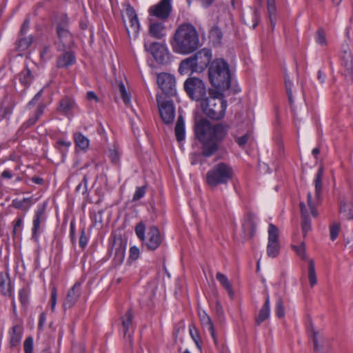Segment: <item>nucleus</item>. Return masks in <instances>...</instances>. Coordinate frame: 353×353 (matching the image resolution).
Listing matches in <instances>:
<instances>
[{
	"label": "nucleus",
	"instance_id": "nucleus-1",
	"mask_svg": "<svg viewBox=\"0 0 353 353\" xmlns=\"http://www.w3.org/2000/svg\"><path fill=\"white\" fill-rule=\"evenodd\" d=\"M229 126L223 123L212 125L206 119L196 121L194 126L196 137L202 144V154L212 156L219 149L228 134Z\"/></svg>",
	"mask_w": 353,
	"mask_h": 353
},
{
	"label": "nucleus",
	"instance_id": "nucleus-2",
	"mask_svg": "<svg viewBox=\"0 0 353 353\" xmlns=\"http://www.w3.org/2000/svg\"><path fill=\"white\" fill-rule=\"evenodd\" d=\"M170 44L176 53L190 54L200 46L199 33L192 24L183 23L175 30Z\"/></svg>",
	"mask_w": 353,
	"mask_h": 353
},
{
	"label": "nucleus",
	"instance_id": "nucleus-3",
	"mask_svg": "<svg viewBox=\"0 0 353 353\" xmlns=\"http://www.w3.org/2000/svg\"><path fill=\"white\" fill-rule=\"evenodd\" d=\"M211 84L216 88L227 90L231 85V74L228 63L223 59L214 60L208 68Z\"/></svg>",
	"mask_w": 353,
	"mask_h": 353
},
{
	"label": "nucleus",
	"instance_id": "nucleus-4",
	"mask_svg": "<svg viewBox=\"0 0 353 353\" xmlns=\"http://www.w3.org/2000/svg\"><path fill=\"white\" fill-rule=\"evenodd\" d=\"M220 95L219 92L209 88L208 96L199 103L203 114L211 119L219 120L225 116L227 102Z\"/></svg>",
	"mask_w": 353,
	"mask_h": 353
},
{
	"label": "nucleus",
	"instance_id": "nucleus-5",
	"mask_svg": "<svg viewBox=\"0 0 353 353\" xmlns=\"http://www.w3.org/2000/svg\"><path fill=\"white\" fill-rule=\"evenodd\" d=\"M234 176V170L229 164L220 162L212 167L207 172L205 182L211 188L227 185Z\"/></svg>",
	"mask_w": 353,
	"mask_h": 353
},
{
	"label": "nucleus",
	"instance_id": "nucleus-6",
	"mask_svg": "<svg viewBox=\"0 0 353 353\" xmlns=\"http://www.w3.org/2000/svg\"><path fill=\"white\" fill-rule=\"evenodd\" d=\"M183 88L192 100L199 103L208 94L205 83L199 78H188L183 83Z\"/></svg>",
	"mask_w": 353,
	"mask_h": 353
},
{
	"label": "nucleus",
	"instance_id": "nucleus-7",
	"mask_svg": "<svg viewBox=\"0 0 353 353\" xmlns=\"http://www.w3.org/2000/svg\"><path fill=\"white\" fill-rule=\"evenodd\" d=\"M46 203L39 204L34 211L32 218V228L31 239L38 243L40 235L46 228L47 216L46 214Z\"/></svg>",
	"mask_w": 353,
	"mask_h": 353
},
{
	"label": "nucleus",
	"instance_id": "nucleus-8",
	"mask_svg": "<svg viewBox=\"0 0 353 353\" xmlns=\"http://www.w3.org/2000/svg\"><path fill=\"white\" fill-rule=\"evenodd\" d=\"M323 176V168L320 167L315 175L314 184L315 187V199H313L312 193L308 192L307 195V204L310 208L312 216L316 217L318 216V211L316 207L321 203L322 201V181Z\"/></svg>",
	"mask_w": 353,
	"mask_h": 353
},
{
	"label": "nucleus",
	"instance_id": "nucleus-9",
	"mask_svg": "<svg viewBox=\"0 0 353 353\" xmlns=\"http://www.w3.org/2000/svg\"><path fill=\"white\" fill-rule=\"evenodd\" d=\"M341 64L344 68L343 75L347 82L353 81V46L343 43L341 50Z\"/></svg>",
	"mask_w": 353,
	"mask_h": 353
},
{
	"label": "nucleus",
	"instance_id": "nucleus-10",
	"mask_svg": "<svg viewBox=\"0 0 353 353\" xmlns=\"http://www.w3.org/2000/svg\"><path fill=\"white\" fill-rule=\"evenodd\" d=\"M126 246V241L121 237L114 236L110 239L108 252L110 254L114 252L113 263L115 265H120L123 262Z\"/></svg>",
	"mask_w": 353,
	"mask_h": 353
},
{
	"label": "nucleus",
	"instance_id": "nucleus-11",
	"mask_svg": "<svg viewBox=\"0 0 353 353\" xmlns=\"http://www.w3.org/2000/svg\"><path fill=\"white\" fill-rule=\"evenodd\" d=\"M157 102L163 122L165 124L172 123L175 117V108L173 101L165 99L161 96H157Z\"/></svg>",
	"mask_w": 353,
	"mask_h": 353
},
{
	"label": "nucleus",
	"instance_id": "nucleus-12",
	"mask_svg": "<svg viewBox=\"0 0 353 353\" xmlns=\"http://www.w3.org/2000/svg\"><path fill=\"white\" fill-rule=\"evenodd\" d=\"M157 83L162 92L168 97L176 95V81L173 75L165 72L159 74Z\"/></svg>",
	"mask_w": 353,
	"mask_h": 353
},
{
	"label": "nucleus",
	"instance_id": "nucleus-13",
	"mask_svg": "<svg viewBox=\"0 0 353 353\" xmlns=\"http://www.w3.org/2000/svg\"><path fill=\"white\" fill-rule=\"evenodd\" d=\"M172 10V0H161L156 5L148 9L150 16L155 17L160 20H167Z\"/></svg>",
	"mask_w": 353,
	"mask_h": 353
},
{
	"label": "nucleus",
	"instance_id": "nucleus-14",
	"mask_svg": "<svg viewBox=\"0 0 353 353\" xmlns=\"http://www.w3.org/2000/svg\"><path fill=\"white\" fill-rule=\"evenodd\" d=\"M145 49L149 52L156 61L160 64H167L170 61V53L163 45L153 42L150 46L144 45Z\"/></svg>",
	"mask_w": 353,
	"mask_h": 353
},
{
	"label": "nucleus",
	"instance_id": "nucleus-15",
	"mask_svg": "<svg viewBox=\"0 0 353 353\" xmlns=\"http://www.w3.org/2000/svg\"><path fill=\"white\" fill-rule=\"evenodd\" d=\"M194 63L195 72H201L208 66L212 59V50L208 48H203L191 56Z\"/></svg>",
	"mask_w": 353,
	"mask_h": 353
},
{
	"label": "nucleus",
	"instance_id": "nucleus-16",
	"mask_svg": "<svg viewBox=\"0 0 353 353\" xmlns=\"http://www.w3.org/2000/svg\"><path fill=\"white\" fill-rule=\"evenodd\" d=\"M142 241L148 250L154 251L162 243L163 237L160 234L158 228L152 225L149 228L147 236Z\"/></svg>",
	"mask_w": 353,
	"mask_h": 353
},
{
	"label": "nucleus",
	"instance_id": "nucleus-17",
	"mask_svg": "<svg viewBox=\"0 0 353 353\" xmlns=\"http://www.w3.org/2000/svg\"><path fill=\"white\" fill-rule=\"evenodd\" d=\"M17 104L14 99L10 94H6L0 104V121L3 119H9Z\"/></svg>",
	"mask_w": 353,
	"mask_h": 353
},
{
	"label": "nucleus",
	"instance_id": "nucleus-18",
	"mask_svg": "<svg viewBox=\"0 0 353 353\" xmlns=\"http://www.w3.org/2000/svg\"><path fill=\"white\" fill-rule=\"evenodd\" d=\"M17 104L14 99L10 94H6L0 104V121L3 119H9Z\"/></svg>",
	"mask_w": 353,
	"mask_h": 353
},
{
	"label": "nucleus",
	"instance_id": "nucleus-19",
	"mask_svg": "<svg viewBox=\"0 0 353 353\" xmlns=\"http://www.w3.org/2000/svg\"><path fill=\"white\" fill-rule=\"evenodd\" d=\"M81 283L76 282L74 285L68 291L66 298L63 305L65 308H71L77 302L81 296Z\"/></svg>",
	"mask_w": 353,
	"mask_h": 353
},
{
	"label": "nucleus",
	"instance_id": "nucleus-20",
	"mask_svg": "<svg viewBox=\"0 0 353 353\" xmlns=\"http://www.w3.org/2000/svg\"><path fill=\"white\" fill-rule=\"evenodd\" d=\"M69 19L66 14H61L57 22V34L59 39L63 41L71 37L68 30Z\"/></svg>",
	"mask_w": 353,
	"mask_h": 353
},
{
	"label": "nucleus",
	"instance_id": "nucleus-21",
	"mask_svg": "<svg viewBox=\"0 0 353 353\" xmlns=\"http://www.w3.org/2000/svg\"><path fill=\"white\" fill-rule=\"evenodd\" d=\"M44 108L45 105L40 104L32 114V115H31L30 118L20 126L17 133L23 134L27 129L33 126L43 114Z\"/></svg>",
	"mask_w": 353,
	"mask_h": 353
},
{
	"label": "nucleus",
	"instance_id": "nucleus-22",
	"mask_svg": "<svg viewBox=\"0 0 353 353\" xmlns=\"http://www.w3.org/2000/svg\"><path fill=\"white\" fill-rule=\"evenodd\" d=\"M198 315L202 327L203 329H206L210 332V334L214 343H216V336L215 334L214 325L210 316L204 310L199 311Z\"/></svg>",
	"mask_w": 353,
	"mask_h": 353
},
{
	"label": "nucleus",
	"instance_id": "nucleus-23",
	"mask_svg": "<svg viewBox=\"0 0 353 353\" xmlns=\"http://www.w3.org/2000/svg\"><path fill=\"white\" fill-rule=\"evenodd\" d=\"M149 34L157 39H162L166 35V28L162 22H151L148 29Z\"/></svg>",
	"mask_w": 353,
	"mask_h": 353
},
{
	"label": "nucleus",
	"instance_id": "nucleus-24",
	"mask_svg": "<svg viewBox=\"0 0 353 353\" xmlns=\"http://www.w3.org/2000/svg\"><path fill=\"white\" fill-rule=\"evenodd\" d=\"M0 290L3 296L11 297L13 295V285L8 273L5 275L0 273Z\"/></svg>",
	"mask_w": 353,
	"mask_h": 353
},
{
	"label": "nucleus",
	"instance_id": "nucleus-25",
	"mask_svg": "<svg viewBox=\"0 0 353 353\" xmlns=\"http://www.w3.org/2000/svg\"><path fill=\"white\" fill-rule=\"evenodd\" d=\"M76 57L74 53L72 51H67L60 55L57 61V66L60 68H67L74 64Z\"/></svg>",
	"mask_w": 353,
	"mask_h": 353
},
{
	"label": "nucleus",
	"instance_id": "nucleus-26",
	"mask_svg": "<svg viewBox=\"0 0 353 353\" xmlns=\"http://www.w3.org/2000/svg\"><path fill=\"white\" fill-rule=\"evenodd\" d=\"M133 314L132 310L129 309L124 316L122 317V328L124 337H128L130 342L132 341V333L130 332V329L132 326Z\"/></svg>",
	"mask_w": 353,
	"mask_h": 353
},
{
	"label": "nucleus",
	"instance_id": "nucleus-27",
	"mask_svg": "<svg viewBox=\"0 0 353 353\" xmlns=\"http://www.w3.org/2000/svg\"><path fill=\"white\" fill-rule=\"evenodd\" d=\"M16 78L23 87L28 88L32 83L34 75L27 64H26L24 68L17 74Z\"/></svg>",
	"mask_w": 353,
	"mask_h": 353
},
{
	"label": "nucleus",
	"instance_id": "nucleus-28",
	"mask_svg": "<svg viewBox=\"0 0 353 353\" xmlns=\"http://www.w3.org/2000/svg\"><path fill=\"white\" fill-rule=\"evenodd\" d=\"M270 315V296L267 295L265 301L261 308L259 313L255 318V323L256 325H260L264 321L267 320Z\"/></svg>",
	"mask_w": 353,
	"mask_h": 353
},
{
	"label": "nucleus",
	"instance_id": "nucleus-29",
	"mask_svg": "<svg viewBox=\"0 0 353 353\" xmlns=\"http://www.w3.org/2000/svg\"><path fill=\"white\" fill-rule=\"evenodd\" d=\"M125 12L130 21V28L135 34H138L140 29V24L134 8L128 4L125 9Z\"/></svg>",
	"mask_w": 353,
	"mask_h": 353
},
{
	"label": "nucleus",
	"instance_id": "nucleus-30",
	"mask_svg": "<svg viewBox=\"0 0 353 353\" xmlns=\"http://www.w3.org/2000/svg\"><path fill=\"white\" fill-rule=\"evenodd\" d=\"M22 331V327L19 325H13L10 330V345L12 347H16L20 343Z\"/></svg>",
	"mask_w": 353,
	"mask_h": 353
},
{
	"label": "nucleus",
	"instance_id": "nucleus-31",
	"mask_svg": "<svg viewBox=\"0 0 353 353\" xmlns=\"http://www.w3.org/2000/svg\"><path fill=\"white\" fill-rule=\"evenodd\" d=\"M74 105L75 102L72 99L65 97L60 100L57 110L64 115L68 116L72 113Z\"/></svg>",
	"mask_w": 353,
	"mask_h": 353
},
{
	"label": "nucleus",
	"instance_id": "nucleus-32",
	"mask_svg": "<svg viewBox=\"0 0 353 353\" xmlns=\"http://www.w3.org/2000/svg\"><path fill=\"white\" fill-rule=\"evenodd\" d=\"M34 203L35 201L32 197L23 198V199H14L12 201V206L15 209L28 212Z\"/></svg>",
	"mask_w": 353,
	"mask_h": 353
},
{
	"label": "nucleus",
	"instance_id": "nucleus-33",
	"mask_svg": "<svg viewBox=\"0 0 353 353\" xmlns=\"http://www.w3.org/2000/svg\"><path fill=\"white\" fill-rule=\"evenodd\" d=\"M33 37L32 35H18V38L15 42V48L19 52L26 50L32 43Z\"/></svg>",
	"mask_w": 353,
	"mask_h": 353
},
{
	"label": "nucleus",
	"instance_id": "nucleus-34",
	"mask_svg": "<svg viewBox=\"0 0 353 353\" xmlns=\"http://www.w3.org/2000/svg\"><path fill=\"white\" fill-rule=\"evenodd\" d=\"M175 136L177 141L181 142L185 139V130L183 118L180 115L175 125L174 129Z\"/></svg>",
	"mask_w": 353,
	"mask_h": 353
},
{
	"label": "nucleus",
	"instance_id": "nucleus-35",
	"mask_svg": "<svg viewBox=\"0 0 353 353\" xmlns=\"http://www.w3.org/2000/svg\"><path fill=\"white\" fill-rule=\"evenodd\" d=\"M194 63L191 57L183 60L179 67V72L181 74H188L189 72H194Z\"/></svg>",
	"mask_w": 353,
	"mask_h": 353
},
{
	"label": "nucleus",
	"instance_id": "nucleus-36",
	"mask_svg": "<svg viewBox=\"0 0 353 353\" xmlns=\"http://www.w3.org/2000/svg\"><path fill=\"white\" fill-rule=\"evenodd\" d=\"M216 279L220 283L222 287L224 288L228 291L230 296L232 297L234 295V292L232 290V285L229 281L228 277L221 272H217L216 274Z\"/></svg>",
	"mask_w": 353,
	"mask_h": 353
},
{
	"label": "nucleus",
	"instance_id": "nucleus-37",
	"mask_svg": "<svg viewBox=\"0 0 353 353\" xmlns=\"http://www.w3.org/2000/svg\"><path fill=\"white\" fill-rule=\"evenodd\" d=\"M339 212L347 219H353V202L347 203L341 202L340 204Z\"/></svg>",
	"mask_w": 353,
	"mask_h": 353
},
{
	"label": "nucleus",
	"instance_id": "nucleus-38",
	"mask_svg": "<svg viewBox=\"0 0 353 353\" xmlns=\"http://www.w3.org/2000/svg\"><path fill=\"white\" fill-rule=\"evenodd\" d=\"M74 143L77 147L83 150H86L89 146V140L80 132L74 134Z\"/></svg>",
	"mask_w": 353,
	"mask_h": 353
},
{
	"label": "nucleus",
	"instance_id": "nucleus-39",
	"mask_svg": "<svg viewBox=\"0 0 353 353\" xmlns=\"http://www.w3.org/2000/svg\"><path fill=\"white\" fill-rule=\"evenodd\" d=\"M223 37L221 30L216 26H213L209 32V38L214 44H220Z\"/></svg>",
	"mask_w": 353,
	"mask_h": 353
},
{
	"label": "nucleus",
	"instance_id": "nucleus-40",
	"mask_svg": "<svg viewBox=\"0 0 353 353\" xmlns=\"http://www.w3.org/2000/svg\"><path fill=\"white\" fill-rule=\"evenodd\" d=\"M308 280L311 287H314L317 283V279L313 259L308 261Z\"/></svg>",
	"mask_w": 353,
	"mask_h": 353
},
{
	"label": "nucleus",
	"instance_id": "nucleus-41",
	"mask_svg": "<svg viewBox=\"0 0 353 353\" xmlns=\"http://www.w3.org/2000/svg\"><path fill=\"white\" fill-rule=\"evenodd\" d=\"M189 332H190V335L192 339L195 343L197 348L201 350L202 348L201 337H200V335L199 334L197 329L196 328V327L194 324H190L189 325Z\"/></svg>",
	"mask_w": 353,
	"mask_h": 353
},
{
	"label": "nucleus",
	"instance_id": "nucleus-42",
	"mask_svg": "<svg viewBox=\"0 0 353 353\" xmlns=\"http://www.w3.org/2000/svg\"><path fill=\"white\" fill-rule=\"evenodd\" d=\"M279 252V245L278 242L268 241L267 246V254L270 257H276Z\"/></svg>",
	"mask_w": 353,
	"mask_h": 353
},
{
	"label": "nucleus",
	"instance_id": "nucleus-43",
	"mask_svg": "<svg viewBox=\"0 0 353 353\" xmlns=\"http://www.w3.org/2000/svg\"><path fill=\"white\" fill-rule=\"evenodd\" d=\"M279 230L274 224L270 223L268 228V241L278 242Z\"/></svg>",
	"mask_w": 353,
	"mask_h": 353
},
{
	"label": "nucleus",
	"instance_id": "nucleus-44",
	"mask_svg": "<svg viewBox=\"0 0 353 353\" xmlns=\"http://www.w3.org/2000/svg\"><path fill=\"white\" fill-rule=\"evenodd\" d=\"M275 314L279 318L283 317L285 314L283 301L281 296H279L276 299L275 305Z\"/></svg>",
	"mask_w": 353,
	"mask_h": 353
},
{
	"label": "nucleus",
	"instance_id": "nucleus-45",
	"mask_svg": "<svg viewBox=\"0 0 353 353\" xmlns=\"http://www.w3.org/2000/svg\"><path fill=\"white\" fill-rule=\"evenodd\" d=\"M71 145V142L65 140H59L55 143V148L64 155L67 152V149Z\"/></svg>",
	"mask_w": 353,
	"mask_h": 353
},
{
	"label": "nucleus",
	"instance_id": "nucleus-46",
	"mask_svg": "<svg viewBox=\"0 0 353 353\" xmlns=\"http://www.w3.org/2000/svg\"><path fill=\"white\" fill-rule=\"evenodd\" d=\"M285 85L286 92L288 94V100L290 103H292L293 97H292V88L293 86V83L290 79L289 77L286 74L285 75Z\"/></svg>",
	"mask_w": 353,
	"mask_h": 353
},
{
	"label": "nucleus",
	"instance_id": "nucleus-47",
	"mask_svg": "<svg viewBox=\"0 0 353 353\" xmlns=\"http://www.w3.org/2000/svg\"><path fill=\"white\" fill-rule=\"evenodd\" d=\"M23 223V216H18L16 218V219L13 221V230H12V236H15L19 230L21 232L22 226Z\"/></svg>",
	"mask_w": 353,
	"mask_h": 353
},
{
	"label": "nucleus",
	"instance_id": "nucleus-48",
	"mask_svg": "<svg viewBox=\"0 0 353 353\" xmlns=\"http://www.w3.org/2000/svg\"><path fill=\"white\" fill-rule=\"evenodd\" d=\"M301 228L303 237L305 238L307 233L311 230V220L310 218L301 219Z\"/></svg>",
	"mask_w": 353,
	"mask_h": 353
},
{
	"label": "nucleus",
	"instance_id": "nucleus-49",
	"mask_svg": "<svg viewBox=\"0 0 353 353\" xmlns=\"http://www.w3.org/2000/svg\"><path fill=\"white\" fill-rule=\"evenodd\" d=\"M292 248L301 259L305 260L307 259L305 254V243L303 241L301 243L300 246L292 245Z\"/></svg>",
	"mask_w": 353,
	"mask_h": 353
},
{
	"label": "nucleus",
	"instance_id": "nucleus-50",
	"mask_svg": "<svg viewBox=\"0 0 353 353\" xmlns=\"http://www.w3.org/2000/svg\"><path fill=\"white\" fill-rule=\"evenodd\" d=\"M145 225L140 222L135 227V233L138 238L142 241L145 240Z\"/></svg>",
	"mask_w": 353,
	"mask_h": 353
},
{
	"label": "nucleus",
	"instance_id": "nucleus-51",
	"mask_svg": "<svg viewBox=\"0 0 353 353\" xmlns=\"http://www.w3.org/2000/svg\"><path fill=\"white\" fill-rule=\"evenodd\" d=\"M51 46L45 45L40 51V57L42 60H47L51 58Z\"/></svg>",
	"mask_w": 353,
	"mask_h": 353
},
{
	"label": "nucleus",
	"instance_id": "nucleus-52",
	"mask_svg": "<svg viewBox=\"0 0 353 353\" xmlns=\"http://www.w3.org/2000/svg\"><path fill=\"white\" fill-rule=\"evenodd\" d=\"M146 186L137 187L133 195L132 201H137L143 198L145 194Z\"/></svg>",
	"mask_w": 353,
	"mask_h": 353
},
{
	"label": "nucleus",
	"instance_id": "nucleus-53",
	"mask_svg": "<svg viewBox=\"0 0 353 353\" xmlns=\"http://www.w3.org/2000/svg\"><path fill=\"white\" fill-rule=\"evenodd\" d=\"M340 230V225L339 223H334L330 228V239L334 241L339 236Z\"/></svg>",
	"mask_w": 353,
	"mask_h": 353
},
{
	"label": "nucleus",
	"instance_id": "nucleus-54",
	"mask_svg": "<svg viewBox=\"0 0 353 353\" xmlns=\"http://www.w3.org/2000/svg\"><path fill=\"white\" fill-rule=\"evenodd\" d=\"M88 178L87 175H84L82 182L80 183L76 188V191L82 192V194H85L88 190Z\"/></svg>",
	"mask_w": 353,
	"mask_h": 353
},
{
	"label": "nucleus",
	"instance_id": "nucleus-55",
	"mask_svg": "<svg viewBox=\"0 0 353 353\" xmlns=\"http://www.w3.org/2000/svg\"><path fill=\"white\" fill-rule=\"evenodd\" d=\"M119 92L121 94V97H122V99L123 100V102L125 103H128L130 101V97L128 94V92L126 91L125 85H124V84L122 82H121L119 84Z\"/></svg>",
	"mask_w": 353,
	"mask_h": 353
},
{
	"label": "nucleus",
	"instance_id": "nucleus-56",
	"mask_svg": "<svg viewBox=\"0 0 353 353\" xmlns=\"http://www.w3.org/2000/svg\"><path fill=\"white\" fill-rule=\"evenodd\" d=\"M88 242V239L86 236L85 230L84 228H83L81 230V234L79 241V247L81 248L82 249H84L86 247Z\"/></svg>",
	"mask_w": 353,
	"mask_h": 353
},
{
	"label": "nucleus",
	"instance_id": "nucleus-57",
	"mask_svg": "<svg viewBox=\"0 0 353 353\" xmlns=\"http://www.w3.org/2000/svg\"><path fill=\"white\" fill-rule=\"evenodd\" d=\"M19 300L23 305H26L28 302V292L26 288H22L19 292Z\"/></svg>",
	"mask_w": 353,
	"mask_h": 353
},
{
	"label": "nucleus",
	"instance_id": "nucleus-58",
	"mask_svg": "<svg viewBox=\"0 0 353 353\" xmlns=\"http://www.w3.org/2000/svg\"><path fill=\"white\" fill-rule=\"evenodd\" d=\"M23 347L25 353H32L33 340L32 337H28L25 340Z\"/></svg>",
	"mask_w": 353,
	"mask_h": 353
},
{
	"label": "nucleus",
	"instance_id": "nucleus-59",
	"mask_svg": "<svg viewBox=\"0 0 353 353\" xmlns=\"http://www.w3.org/2000/svg\"><path fill=\"white\" fill-rule=\"evenodd\" d=\"M30 19L28 18H26L23 21L22 25H21L19 35H22V36L26 35V33L30 28Z\"/></svg>",
	"mask_w": 353,
	"mask_h": 353
},
{
	"label": "nucleus",
	"instance_id": "nucleus-60",
	"mask_svg": "<svg viewBox=\"0 0 353 353\" xmlns=\"http://www.w3.org/2000/svg\"><path fill=\"white\" fill-rule=\"evenodd\" d=\"M316 41L319 44L321 45H325L326 43L325 37L323 30H318L316 32Z\"/></svg>",
	"mask_w": 353,
	"mask_h": 353
},
{
	"label": "nucleus",
	"instance_id": "nucleus-61",
	"mask_svg": "<svg viewBox=\"0 0 353 353\" xmlns=\"http://www.w3.org/2000/svg\"><path fill=\"white\" fill-rule=\"evenodd\" d=\"M139 256V249L137 246H132L130 249L129 259L137 260Z\"/></svg>",
	"mask_w": 353,
	"mask_h": 353
},
{
	"label": "nucleus",
	"instance_id": "nucleus-62",
	"mask_svg": "<svg viewBox=\"0 0 353 353\" xmlns=\"http://www.w3.org/2000/svg\"><path fill=\"white\" fill-rule=\"evenodd\" d=\"M50 307L52 311L54 310L56 304H57V289L53 288L51 291V296H50Z\"/></svg>",
	"mask_w": 353,
	"mask_h": 353
},
{
	"label": "nucleus",
	"instance_id": "nucleus-63",
	"mask_svg": "<svg viewBox=\"0 0 353 353\" xmlns=\"http://www.w3.org/2000/svg\"><path fill=\"white\" fill-rule=\"evenodd\" d=\"M267 3L269 15H274L276 10L275 0H267Z\"/></svg>",
	"mask_w": 353,
	"mask_h": 353
},
{
	"label": "nucleus",
	"instance_id": "nucleus-64",
	"mask_svg": "<svg viewBox=\"0 0 353 353\" xmlns=\"http://www.w3.org/2000/svg\"><path fill=\"white\" fill-rule=\"evenodd\" d=\"M214 311L219 318H221L224 315L223 307L219 301H216L214 306Z\"/></svg>",
	"mask_w": 353,
	"mask_h": 353
}]
</instances>
